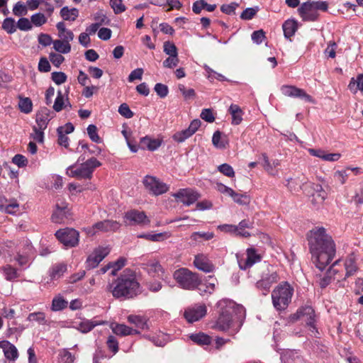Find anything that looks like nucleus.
Listing matches in <instances>:
<instances>
[{"mask_svg": "<svg viewBox=\"0 0 363 363\" xmlns=\"http://www.w3.org/2000/svg\"><path fill=\"white\" fill-rule=\"evenodd\" d=\"M307 239L313 264L320 271H323L335 255L334 240L323 227L310 230Z\"/></svg>", "mask_w": 363, "mask_h": 363, "instance_id": "f257e3e1", "label": "nucleus"}, {"mask_svg": "<svg viewBox=\"0 0 363 363\" xmlns=\"http://www.w3.org/2000/svg\"><path fill=\"white\" fill-rule=\"evenodd\" d=\"M217 305L220 311L214 328L220 331L228 330L234 318L242 320L245 316V308L230 299H222L218 302Z\"/></svg>", "mask_w": 363, "mask_h": 363, "instance_id": "f03ea898", "label": "nucleus"}, {"mask_svg": "<svg viewBox=\"0 0 363 363\" xmlns=\"http://www.w3.org/2000/svg\"><path fill=\"white\" fill-rule=\"evenodd\" d=\"M141 293L136 273L130 268L124 269L115 280V297L130 299Z\"/></svg>", "mask_w": 363, "mask_h": 363, "instance_id": "7ed1b4c3", "label": "nucleus"}, {"mask_svg": "<svg viewBox=\"0 0 363 363\" xmlns=\"http://www.w3.org/2000/svg\"><path fill=\"white\" fill-rule=\"evenodd\" d=\"M294 288L287 282L279 284L272 293L274 307L277 311L285 310L291 301Z\"/></svg>", "mask_w": 363, "mask_h": 363, "instance_id": "20e7f679", "label": "nucleus"}, {"mask_svg": "<svg viewBox=\"0 0 363 363\" xmlns=\"http://www.w3.org/2000/svg\"><path fill=\"white\" fill-rule=\"evenodd\" d=\"M173 278L179 287L184 290H194L201 282L199 274L185 267L179 268L173 273Z\"/></svg>", "mask_w": 363, "mask_h": 363, "instance_id": "39448f33", "label": "nucleus"}, {"mask_svg": "<svg viewBox=\"0 0 363 363\" xmlns=\"http://www.w3.org/2000/svg\"><path fill=\"white\" fill-rule=\"evenodd\" d=\"M294 320L302 319L308 328L311 337H319L320 333L316 325L317 315L311 306H303L299 308L292 316Z\"/></svg>", "mask_w": 363, "mask_h": 363, "instance_id": "423d86ee", "label": "nucleus"}, {"mask_svg": "<svg viewBox=\"0 0 363 363\" xmlns=\"http://www.w3.org/2000/svg\"><path fill=\"white\" fill-rule=\"evenodd\" d=\"M100 162L94 157L88 160L86 162L81 164L77 169H74L75 165H70L67 169V174L71 177L77 179H90L92 172L96 167L100 165Z\"/></svg>", "mask_w": 363, "mask_h": 363, "instance_id": "0eeeda50", "label": "nucleus"}, {"mask_svg": "<svg viewBox=\"0 0 363 363\" xmlns=\"http://www.w3.org/2000/svg\"><path fill=\"white\" fill-rule=\"evenodd\" d=\"M143 184L150 194L156 196L162 195L169 190L167 184L153 176L146 175L143 179Z\"/></svg>", "mask_w": 363, "mask_h": 363, "instance_id": "6e6552de", "label": "nucleus"}, {"mask_svg": "<svg viewBox=\"0 0 363 363\" xmlns=\"http://www.w3.org/2000/svg\"><path fill=\"white\" fill-rule=\"evenodd\" d=\"M55 236L67 247H74L79 242V233L73 228L60 229L55 233Z\"/></svg>", "mask_w": 363, "mask_h": 363, "instance_id": "1a4fd4ad", "label": "nucleus"}, {"mask_svg": "<svg viewBox=\"0 0 363 363\" xmlns=\"http://www.w3.org/2000/svg\"><path fill=\"white\" fill-rule=\"evenodd\" d=\"M125 223L129 225H147L150 223L144 211H140L136 209L128 211L124 216Z\"/></svg>", "mask_w": 363, "mask_h": 363, "instance_id": "9d476101", "label": "nucleus"}, {"mask_svg": "<svg viewBox=\"0 0 363 363\" xmlns=\"http://www.w3.org/2000/svg\"><path fill=\"white\" fill-rule=\"evenodd\" d=\"M172 196L177 201L189 206L194 203L200 198V194L192 189H181L177 192L173 194Z\"/></svg>", "mask_w": 363, "mask_h": 363, "instance_id": "9b49d317", "label": "nucleus"}, {"mask_svg": "<svg viewBox=\"0 0 363 363\" xmlns=\"http://www.w3.org/2000/svg\"><path fill=\"white\" fill-rule=\"evenodd\" d=\"M281 93L286 96L291 98H298L306 102L314 104V99L308 94L303 89L295 86L284 85L281 88Z\"/></svg>", "mask_w": 363, "mask_h": 363, "instance_id": "f8f14e48", "label": "nucleus"}, {"mask_svg": "<svg viewBox=\"0 0 363 363\" xmlns=\"http://www.w3.org/2000/svg\"><path fill=\"white\" fill-rule=\"evenodd\" d=\"M110 249L108 247H99L88 257L86 259V267L93 269L109 254Z\"/></svg>", "mask_w": 363, "mask_h": 363, "instance_id": "ddd939ff", "label": "nucleus"}, {"mask_svg": "<svg viewBox=\"0 0 363 363\" xmlns=\"http://www.w3.org/2000/svg\"><path fill=\"white\" fill-rule=\"evenodd\" d=\"M298 13L303 21H315L318 18V13L314 10L311 2L303 3L298 9Z\"/></svg>", "mask_w": 363, "mask_h": 363, "instance_id": "4468645a", "label": "nucleus"}, {"mask_svg": "<svg viewBox=\"0 0 363 363\" xmlns=\"http://www.w3.org/2000/svg\"><path fill=\"white\" fill-rule=\"evenodd\" d=\"M206 313V307L205 305H196L186 309L184 312V317L189 323L198 321Z\"/></svg>", "mask_w": 363, "mask_h": 363, "instance_id": "2eb2a0df", "label": "nucleus"}, {"mask_svg": "<svg viewBox=\"0 0 363 363\" xmlns=\"http://www.w3.org/2000/svg\"><path fill=\"white\" fill-rule=\"evenodd\" d=\"M69 216V209L65 203H56L55 208L51 216V220L55 223H64Z\"/></svg>", "mask_w": 363, "mask_h": 363, "instance_id": "dca6fc26", "label": "nucleus"}, {"mask_svg": "<svg viewBox=\"0 0 363 363\" xmlns=\"http://www.w3.org/2000/svg\"><path fill=\"white\" fill-rule=\"evenodd\" d=\"M53 118L52 111L46 107L41 108L36 113L35 121L40 129H46L49 121Z\"/></svg>", "mask_w": 363, "mask_h": 363, "instance_id": "f3484780", "label": "nucleus"}, {"mask_svg": "<svg viewBox=\"0 0 363 363\" xmlns=\"http://www.w3.org/2000/svg\"><path fill=\"white\" fill-rule=\"evenodd\" d=\"M194 264L198 269L207 273L213 272L214 269L211 261L203 254H199L195 256Z\"/></svg>", "mask_w": 363, "mask_h": 363, "instance_id": "a211bd4d", "label": "nucleus"}, {"mask_svg": "<svg viewBox=\"0 0 363 363\" xmlns=\"http://www.w3.org/2000/svg\"><path fill=\"white\" fill-rule=\"evenodd\" d=\"M339 262L340 260L335 261L328 270L326 274L322 278H320L318 283L319 286L322 289L327 287L331 283L333 279H336L335 276L338 273V270L335 269V267ZM337 280L339 281V277L337 278Z\"/></svg>", "mask_w": 363, "mask_h": 363, "instance_id": "6ab92c4d", "label": "nucleus"}, {"mask_svg": "<svg viewBox=\"0 0 363 363\" xmlns=\"http://www.w3.org/2000/svg\"><path fill=\"white\" fill-rule=\"evenodd\" d=\"M162 144V140L152 138L150 136H145L140 139V145L138 147L149 151H155L157 150Z\"/></svg>", "mask_w": 363, "mask_h": 363, "instance_id": "aec40b11", "label": "nucleus"}, {"mask_svg": "<svg viewBox=\"0 0 363 363\" xmlns=\"http://www.w3.org/2000/svg\"><path fill=\"white\" fill-rule=\"evenodd\" d=\"M0 348L3 350L4 356L7 359L15 361L18 357L17 348L9 341H0Z\"/></svg>", "mask_w": 363, "mask_h": 363, "instance_id": "412c9836", "label": "nucleus"}, {"mask_svg": "<svg viewBox=\"0 0 363 363\" xmlns=\"http://www.w3.org/2000/svg\"><path fill=\"white\" fill-rule=\"evenodd\" d=\"M142 268L152 277L160 276L163 273V268L158 261L150 260L142 264Z\"/></svg>", "mask_w": 363, "mask_h": 363, "instance_id": "4be33fe9", "label": "nucleus"}, {"mask_svg": "<svg viewBox=\"0 0 363 363\" xmlns=\"http://www.w3.org/2000/svg\"><path fill=\"white\" fill-rule=\"evenodd\" d=\"M113 227V223L109 220H105L101 222L95 223L91 228L88 230V233L91 235H94L98 232H106L112 230Z\"/></svg>", "mask_w": 363, "mask_h": 363, "instance_id": "5701e85b", "label": "nucleus"}, {"mask_svg": "<svg viewBox=\"0 0 363 363\" xmlns=\"http://www.w3.org/2000/svg\"><path fill=\"white\" fill-rule=\"evenodd\" d=\"M284 35L286 39L290 38L298 30V22L294 19H288L282 25Z\"/></svg>", "mask_w": 363, "mask_h": 363, "instance_id": "b1692460", "label": "nucleus"}, {"mask_svg": "<svg viewBox=\"0 0 363 363\" xmlns=\"http://www.w3.org/2000/svg\"><path fill=\"white\" fill-rule=\"evenodd\" d=\"M228 112L232 116L233 125H238L241 123L244 112L238 105L232 104L228 108Z\"/></svg>", "mask_w": 363, "mask_h": 363, "instance_id": "393cba45", "label": "nucleus"}, {"mask_svg": "<svg viewBox=\"0 0 363 363\" xmlns=\"http://www.w3.org/2000/svg\"><path fill=\"white\" fill-rule=\"evenodd\" d=\"M281 363H302L303 359L295 350H287L281 354Z\"/></svg>", "mask_w": 363, "mask_h": 363, "instance_id": "a878e982", "label": "nucleus"}, {"mask_svg": "<svg viewBox=\"0 0 363 363\" xmlns=\"http://www.w3.org/2000/svg\"><path fill=\"white\" fill-rule=\"evenodd\" d=\"M189 339L200 346H208L212 342L211 337L203 333H192L189 335Z\"/></svg>", "mask_w": 363, "mask_h": 363, "instance_id": "bb28decb", "label": "nucleus"}, {"mask_svg": "<svg viewBox=\"0 0 363 363\" xmlns=\"http://www.w3.org/2000/svg\"><path fill=\"white\" fill-rule=\"evenodd\" d=\"M253 228H254V222L252 220H250V219L242 220L237 225V228H238V236H240L242 238L250 237L251 234L248 231L245 230V228L252 229Z\"/></svg>", "mask_w": 363, "mask_h": 363, "instance_id": "cd10ccee", "label": "nucleus"}, {"mask_svg": "<svg viewBox=\"0 0 363 363\" xmlns=\"http://www.w3.org/2000/svg\"><path fill=\"white\" fill-rule=\"evenodd\" d=\"M128 320L141 330H147L149 328L147 320L145 316L130 315L128 316Z\"/></svg>", "mask_w": 363, "mask_h": 363, "instance_id": "c85d7f7f", "label": "nucleus"}, {"mask_svg": "<svg viewBox=\"0 0 363 363\" xmlns=\"http://www.w3.org/2000/svg\"><path fill=\"white\" fill-rule=\"evenodd\" d=\"M60 14L64 21H74L79 16V10L76 8L69 9L64 6L61 9Z\"/></svg>", "mask_w": 363, "mask_h": 363, "instance_id": "c756f323", "label": "nucleus"}, {"mask_svg": "<svg viewBox=\"0 0 363 363\" xmlns=\"http://www.w3.org/2000/svg\"><path fill=\"white\" fill-rule=\"evenodd\" d=\"M122 134L125 139L127 145L130 150L133 153L137 152L139 150L138 145L137 141L133 139L131 131L128 130L125 127H123Z\"/></svg>", "mask_w": 363, "mask_h": 363, "instance_id": "7c9ffc66", "label": "nucleus"}, {"mask_svg": "<svg viewBox=\"0 0 363 363\" xmlns=\"http://www.w3.org/2000/svg\"><path fill=\"white\" fill-rule=\"evenodd\" d=\"M102 323L93 320H84L77 325V328L83 333L91 331L95 326L101 325Z\"/></svg>", "mask_w": 363, "mask_h": 363, "instance_id": "2f4dec72", "label": "nucleus"}, {"mask_svg": "<svg viewBox=\"0 0 363 363\" xmlns=\"http://www.w3.org/2000/svg\"><path fill=\"white\" fill-rule=\"evenodd\" d=\"M345 275L344 277V279H345L347 277H349L352 275H353L357 269V265L355 264V259L353 255H350L345 262Z\"/></svg>", "mask_w": 363, "mask_h": 363, "instance_id": "473e14b6", "label": "nucleus"}, {"mask_svg": "<svg viewBox=\"0 0 363 363\" xmlns=\"http://www.w3.org/2000/svg\"><path fill=\"white\" fill-rule=\"evenodd\" d=\"M140 332L137 330L133 329L123 324H116L115 325V335H135L139 334Z\"/></svg>", "mask_w": 363, "mask_h": 363, "instance_id": "72a5a7b5", "label": "nucleus"}, {"mask_svg": "<svg viewBox=\"0 0 363 363\" xmlns=\"http://www.w3.org/2000/svg\"><path fill=\"white\" fill-rule=\"evenodd\" d=\"M52 44L54 49L60 53L67 54L71 50L70 43H67L65 41L55 40L52 42Z\"/></svg>", "mask_w": 363, "mask_h": 363, "instance_id": "f704fd0d", "label": "nucleus"}, {"mask_svg": "<svg viewBox=\"0 0 363 363\" xmlns=\"http://www.w3.org/2000/svg\"><path fill=\"white\" fill-rule=\"evenodd\" d=\"M230 197L233 199L234 202L241 206H247L250 202V198L247 194V193L238 194L233 191V193L231 194Z\"/></svg>", "mask_w": 363, "mask_h": 363, "instance_id": "c9c22d12", "label": "nucleus"}, {"mask_svg": "<svg viewBox=\"0 0 363 363\" xmlns=\"http://www.w3.org/2000/svg\"><path fill=\"white\" fill-rule=\"evenodd\" d=\"M18 107L21 112L24 113H29L33 109V103L30 99L26 97H20Z\"/></svg>", "mask_w": 363, "mask_h": 363, "instance_id": "e433bc0d", "label": "nucleus"}, {"mask_svg": "<svg viewBox=\"0 0 363 363\" xmlns=\"http://www.w3.org/2000/svg\"><path fill=\"white\" fill-rule=\"evenodd\" d=\"M68 302L61 296L55 297L52 301L51 309L53 311L63 310L67 306Z\"/></svg>", "mask_w": 363, "mask_h": 363, "instance_id": "4c0bfd02", "label": "nucleus"}, {"mask_svg": "<svg viewBox=\"0 0 363 363\" xmlns=\"http://www.w3.org/2000/svg\"><path fill=\"white\" fill-rule=\"evenodd\" d=\"M304 184V182L302 181H299L297 179L289 178L286 179V184L285 186L288 188V189L293 192H297L302 188V185Z\"/></svg>", "mask_w": 363, "mask_h": 363, "instance_id": "58836bf2", "label": "nucleus"}, {"mask_svg": "<svg viewBox=\"0 0 363 363\" xmlns=\"http://www.w3.org/2000/svg\"><path fill=\"white\" fill-rule=\"evenodd\" d=\"M67 270V265L65 264H57L52 267L50 277L52 279L60 278Z\"/></svg>", "mask_w": 363, "mask_h": 363, "instance_id": "ea45409f", "label": "nucleus"}, {"mask_svg": "<svg viewBox=\"0 0 363 363\" xmlns=\"http://www.w3.org/2000/svg\"><path fill=\"white\" fill-rule=\"evenodd\" d=\"M203 68H204L205 71L207 72L208 79H209L210 80H213L214 79H216L218 81H220V82L227 80V79L225 76H223V74H221L220 73L216 72V71L212 69L207 65H205L203 66Z\"/></svg>", "mask_w": 363, "mask_h": 363, "instance_id": "a19ab883", "label": "nucleus"}, {"mask_svg": "<svg viewBox=\"0 0 363 363\" xmlns=\"http://www.w3.org/2000/svg\"><path fill=\"white\" fill-rule=\"evenodd\" d=\"M192 135L193 134L190 132V130L188 128H186L182 131L175 133L173 135L172 138L177 143H183Z\"/></svg>", "mask_w": 363, "mask_h": 363, "instance_id": "79ce46f5", "label": "nucleus"}, {"mask_svg": "<svg viewBox=\"0 0 363 363\" xmlns=\"http://www.w3.org/2000/svg\"><path fill=\"white\" fill-rule=\"evenodd\" d=\"M214 237V233L212 232H194L191 235V239L196 242L199 241L200 239L205 240H210Z\"/></svg>", "mask_w": 363, "mask_h": 363, "instance_id": "37998d69", "label": "nucleus"}, {"mask_svg": "<svg viewBox=\"0 0 363 363\" xmlns=\"http://www.w3.org/2000/svg\"><path fill=\"white\" fill-rule=\"evenodd\" d=\"M17 26L15 24V21L12 18H6L2 23V28L6 30L9 34H12L16 30Z\"/></svg>", "mask_w": 363, "mask_h": 363, "instance_id": "c03bdc74", "label": "nucleus"}, {"mask_svg": "<svg viewBox=\"0 0 363 363\" xmlns=\"http://www.w3.org/2000/svg\"><path fill=\"white\" fill-rule=\"evenodd\" d=\"M168 338L169 337L167 335L163 333H160L159 335L150 337V340L154 343L155 345L158 347H164L167 344Z\"/></svg>", "mask_w": 363, "mask_h": 363, "instance_id": "a18cd8bd", "label": "nucleus"}, {"mask_svg": "<svg viewBox=\"0 0 363 363\" xmlns=\"http://www.w3.org/2000/svg\"><path fill=\"white\" fill-rule=\"evenodd\" d=\"M30 21L35 26L39 27L45 24L48 19L43 13H36L31 16Z\"/></svg>", "mask_w": 363, "mask_h": 363, "instance_id": "49530a36", "label": "nucleus"}, {"mask_svg": "<svg viewBox=\"0 0 363 363\" xmlns=\"http://www.w3.org/2000/svg\"><path fill=\"white\" fill-rule=\"evenodd\" d=\"M6 279L9 281H12L18 277L17 270L11 265H6L3 267Z\"/></svg>", "mask_w": 363, "mask_h": 363, "instance_id": "de8ad7c7", "label": "nucleus"}, {"mask_svg": "<svg viewBox=\"0 0 363 363\" xmlns=\"http://www.w3.org/2000/svg\"><path fill=\"white\" fill-rule=\"evenodd\" d=\"M164 233H155V234H150V233H142L138 235V238H144L147 240H150L152 242H160L164 239Z\"/></svg>", "mask_w": 363, "mask_h": 363, "instance_id": "09e8293b", "label": "nucleus"}, {"mask_svg": "<svg viewBox=\"0 0 363 363\" xmlns=\"http://www.w3.org/2000/svg\"><path fill=\"white\" fill-rule=\"evenodd\" d=\"M87 134L89 138L94 143H99L101 142V138L97 133V127L95 125L91 124L87 127Z\"/></svg>", "mask_w": 363, "mask_h": 363, "instance_id": "8fccbe9b", "label": "nucleus"}, {"mask_svg": "<svg viewBox=\"0 0 363 363\" xmlns=\"http://www.w3.org/2000/svg\"><path fill=\"white\" fill-rule=\"evenodd\" d=\"M218 170L228 177L233 178L235 177V171L229 164L224 163L219 165Z\"/></svg>", "mask_w": 363, "mask_h": 363, "instance_id": "3c124183", "label": "nucleus"}, {"mask_svg": "<svg viewBox=\"0 0 363 363\" xmlns=\"http://www.w3.org/2000/svg\"><path fill=\"white\" fill-rule=\"evenodd\" d=\"M255 285L257 289L262 291V294L264 296H266L268 294L272 286L270 283H269V281L266 279L264 277H263L260 280H259Z\"/></svg>", "mask_w": 363, "mask_h": 363, "instance_id": "603ef678", "label": "nucleus"}, {"mask_svg": "<svg viewBox=\"0 0 363 363\" xmlns=\"http://www.w3.org/2000/svg\"><path fill=\"white\" fill-rule=\"evenodd\" d=\"M26 6L21 1H18L13 6V13L15 16H21L27 14Z\"/></svg>", "mask_w": 363, "mask_h": 363, "instance_id": "864d4df0", "label": "nucleus"}, {"mask_svg": "<svg viewBox=\"0 0 363 363\" xmlns=\"http://www.w3.org/2000/svg\"><path fill=\"white\" fill-rule=\"evenodd\" d=\"M259 11L258 7H249L245 9L241 13L240 18L243 20H251Z\"/></svg>", "mask_w": 363, "mask_h": 363, "instance_id": "5fc2aeb1", "label": "nucleus"}, {"mask_svg": "<svg viewBox=\"0 0 363 363\" xmlns=\"http://www.w3.org/2000/svg\"><path fill=\"white\" fill-rule=\"evenodd\" d=\"M154 90L162 99L166 97L169 93L168 86L162 83H157L155 85Z\"/></svg>", "mask_w": 363, "mask_h": 363, "instance_id": "6e6d98bb", "label": "nucleus"}, {"mask_svg": "<svg viewBox=\"0 0 363 363\" xmlns=\"http://www.w3.org/2000/svg\"><path fill=\"white\" fill-rule=\"evenodd\" d=\"M164 52L169 56H177V48L176 45L169 42L167 41L164 43Z\"/></svg>", "mask_w": 363, "mask_h": 363, "instance_id": "4d7b16f0", "label": "nucleus"}, {"mask_svg": "<svg viewBox=\"0 0 363 363\" xmlns=\"http://www.w3.org/2000/svg\"><path fill=\"white\" fill-rule=\"evenodd\" d=\"M238 6L239 4L236 2H232L229 4H223L220 7V11L227 15H233L235 13V9Z\"/></svg>", "mask_w": 363, "mask_h": 363, "instance_id": "13d9d810", "label": "nucleus"}, {"mask_svg": "<svg viewBox=\"0 0 363 363\" xmlns=\"http://www.w3.org/2000/svg\"><path fill=\"white\" fill-rule=\"evenodd\" d=\"M17 28L23 31L30 30L32 28V23L27 18H21L17 22Z\"/></svg>", "mask_w": 363, "mask_h": 363, "instance_id": "bf43d9fd", "label": "nucleus"}, {"mask_svg": "<svg viewBox=\"0 0 363 363\" xmlns=\"http://www.w3.org/2000/svg\"><path fill=\"white\" fill-rule=\"evenodd\" d=\"M64 105H65V101H64L62 93L61 91H58L57 98L55 99V103L53 105V109L56 112H60L64 108Z\"/></svg>", "mask_w": 363, "mask_h": 363, "instance_id": "052dcab7", "label": "nucleus"}, {"mask_svg": "<svg viewBox=\"0 0 363 363\" xmlns=\"http://www.w3.org/2000/svg\"><path fill=\"white\" fill-rule=\"evenodd\" d=\"M118 113L125 118H130L133 116V112L125 103L121 104L118 110Z\"/></svg>", "mask_w": 363, "mask_h": 363, "instance_id": "680f3d73", "label": "nucleus"}, {"mask_svg": "<svg viewBox=\"0 0 363 363\" xmlns=\"http://www.w3.org/2000/svg\"><path fill=\"white\" fill-rule=\"evenodd\" d=\"M212 143L217 148L225 147V144L221 140V133L219 130L214 132L212 137Z\"/></svg>", "mask_w": 363, "mask_h": 363, "instance_id": "e2e57ef3", "label": "nucleus"}, {"mask_svg": "<svg viewBox=\"0 0 363 363\" xmlns=\"http://www.w3.org/2000/svg\"><path fill=\"white\" fill-rule=\"evenodd\" d=\"M61 363H74L75 356L69 352L67 350L65 349L60 352Z\"/></svg>", "mask_w": 363, "mask_h": 363, "instance_id": "0e129e2a", "label": "nucleus"}, {"mask_svg": "<svg viewBox=\"0 0 363 363\" xmlns=\"http://www.w3.org/2000/svg\"><path fill=\"white\" fill-rule=\"evenodd\" d=\"M218 228L222 232L238 235L237 225L231 224H223L218 225Z\"/></svg>", "mask_w": 363, "mask_h": 363, "instance_id": "69168bd1", "label": "nucleus"}, {"mask_svg": "<svg viewBox=\"0 0 363 363\" xmlns=\"http://www.w3.org/2000/svg\"><path fill=\"white\" fill-rule=\"evenodd\" d=\"M44 130L45 129H40L38 126H33V133L30 135L31 138L38 143H43L44 139Z\"/></svg>", "mask_w": 363, "mask_h": 363, "instance_id": "338daca9", "label": "nucleus"}, {"mask_svg": "<svg viewBox=\"0 0 363 363\" xmlns=\"http://www.w3.org/2000/svg\"><path fill=\"white\" fill-rule=\"evenodd\" d=\"M178 89L185 99H190L195 96V91L193 89H186L183 84H179Z\"/></svg>", "mask_w": 363, "mask_h": 363, "instance_id": "774afa93", "label": "nucleus"}]
</instances>
